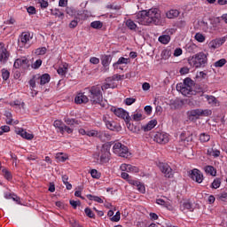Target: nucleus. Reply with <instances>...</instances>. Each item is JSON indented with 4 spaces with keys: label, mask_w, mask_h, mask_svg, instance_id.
<instances>
[{
    "label": "nucleus",
    "mask_w": 227,
    "mask_h": 227,
    "mask_svg": "<svg viewBox=\"0 0 227 227\" xmlns=\"http://www.w3.org/2000/svg\"><path fill=\"white\" fill-rule=\"evenodd\" d=\"M139 17L142 26H150V24L160 25V12L157 8L142 11L139 13Z\"/></svg>",
    "instance_id": "obj_1"
},
{
    "label": "nucleus",
    "mask_w": 227,
    "mask_h": 227,
    "mask_svg": "<svg viewBox=\"0 0 227 227\" xmlns=\"http://www.w3.org/2000/svg\"><path fill=\"white\" fill-rule=\"evenodd\" d=\"M188 63L193 68H205L208 63V59L207 58V54L201 51L192 57H189Z\"/></svg>",
    "instance_id": "obj_2"
},
{
    "label": "nucleus",
    "mask_w": 227,
    "mask_h": 227,
    "mask_svg": "<svg viewBox=\"0 0 227 227\" xmlns=\"http://www.w3.org/2000/svg\"><path fill=\"white\" fill-rule=\"evenodd\" d=\"M89 98L92 104H99L102 107H106V105H102L104 96L100 85H94L89 89Z\"/></svg>",
    "instance_id": "obj_3"
},
{
    "label": "nucleus",
    "mask_w": 227,
    "mask_h": 227,
    "mask_svg": "<svg viewBox=\"0 0 227 227\" xmlns=\"http://www.w3.org/2000/svg\"><path fill=\"white\" fill-rule=\"evenodd\" d=\"M194 86V81L187 77L184 80V83H178L176 85L177 91H180L182 95L187 97V95H196V91L192 89Z\"/></svg>",
    "instance_id": "obj_4"
},
{
    "label": "nucleus",
    "mask_w": 227,
    "mask_h": 227,
    "mask_svg": "<svg viewBox=\"0 0 227 227\" xmlns=\"http://www.w3.org/2000/svg\"><path fill=\"white\" fill-rule=\"evenodd\" d=\"M111 145H113V142H110L109 144H104L100 149V152L94 155V159H97L98 160L100 159V164H106V162H109V157L111 155Z\"/></svg>",
    "instance_id": "obj_5"
},
{
    "label": "nucleus",
    "mask_w": 227,
    "mask_h": 227,
    "mask_svg": "<svg viewBox=\"0 0 227 227\" xmlns=\"http://www.w3.org/2000/svg\"><path fill=\"white\" fill-rule=\"evenodd\" d=\"M113 152L115 153V155H119V157H124L125 159L130 155L129 147L120 142H117L114 145Z\"/></svg>",
    "instance_id": "obj_6"
},
{
    "label": "nucleus",
    "mask_w": 227,
    "mask_h": 227,
    "mask_svg": "<svg viewBox=\"0 0 227 227\" xmlns=\"http://www.w3.org/2000/svg\"><path fill=\"white\" fill-rule=\"evenodd\" d=\"M111 111L115 114V116H118V118H121L122 120H124L125 123H129V121H132V118L129 114V112L123 110L122 108L112 107Z\"/></svg>",
    "instance_id": "obj_7"
},
{
    "label": "nucleus",
    "mask_w": 227,
    "mask_h": 227,
    "mask_svg": "<svg viewBox=\"0 0 227 227\" xmlns=\"http://www.w3.org/2000/svg\"><path fill=\"white\" fill-rule=\"evenodd\" d=\"M153 139L159 145H166V143L169 142V136L164 131H158L155 133Z\"/></svg>",
    "instance_id": "obj_8"
},
{
    "label": "nucleus",
    "mask_w": 227,
    "mask_h": 227,
    "mask_svg": "<svg viewBox=\"0 0 227 227\" xmlns=\"http://www.w3.org/2000/svg\"><path fill=\"white\" fill-rule=\"evenodd\" d=\"M159 168L160 171L165 175L166 178H173L175 172L168 163H160Z\"/></svg>",
    "instance_id": "obj_9"
},
{
    "label": "nucleus",
    "mask_w": 227,
    "mask_h": 227,
    "mask_svg": "<svg viewBox=\"0 0 227 227\" xmlns=\"http://www.w3.org/2000/svg\"><path fill=\"white\" fill-rule=\"evenodd\" d=\"M189 176L197 184H201L203 182V173L198 168H193L192 170L189 171Z\"/></svg>",
    "instance_id": "obj_10"
},
{
    "label": "nucleus",
    "mask_w": 227,
    "mask_h": 227,
    "mask_svg": "<svg viewBox=\"0 0 227 227\" xmlns=\"http://www.w3.org/2000/svg\"><path fill=\"white\" fill-rule=\"evenodd\" d=\"M31 40V34L29 32H23L18 40V44L20 47H26L27 45V43Z\"/></svg>",
    "instance_id": "obj_11"
},
{
    "label": "nucleus",
    "mask_w": 227,
    "mask_h": 227,
    "mask_svg": "<svg viewBox=\"0 0 227 227\" xmlns=\"http://www.w3.org/2000/svg\"><path fill=\"white\" fill-rule=\"evenodd\" d=\"M224 42H226L225 37L216 38L209 42L208 47L209 49H213L214 51H215V49H219V47H221V45H223Z\"/></svg>",
    "instance_id": "obj_12"
},
{
    "label": "nucleus",
    "mask_w": 227,
    "mask_h": 227,
    "mask_svg": "<svg viewBox=\"0 0 227 227\" xmlns=\"http://www.w3.org/2000/svg\"><path fill=\"white\" fill-rule=\"evenodd\" d=\"M14 68H28L29 67V60L24 57L21 59H17L13 65Z\"/></svg>",
    "instance_id": "obj_13"
},
{
    "label": "nucleus",
    "mask_w": 227,
    "mask_h": 227,
    "mask_svg": "<svg viewBox=\"0 0 227 227\" xmlns=\"http://www.w3.org/2000/svg\"><path fill=\"white\" fill-rule=\"evenodd\" d=\"M130 63V59H127L125 57H121L115 63H114L113 67L114 69L123 70L121 65H129Z\"/></svg>",
    "instance_id": "obj_14"
},
{
    "label": "nucleus",
    "mask_w": 227,
    "mask_h": 227,
    "mask_svg": "<svg viewBox=\"0 0 227 227\" xmlns=\"http://www.w3.org/2000/svg\"><path fill=\"white\" fill-rule=\"evenodd\" d=\"M120 169L122 171H127V173H139V168L130 164H121Z\"/></svg>",
    "instance_id": "obj_15"
},
{
    "label": "nucleus",
    "mask_w": 227,
    "mask_h": 227,
    "mask_svg": "<svg viewBox=\"0 0 227 227\" xmlns=\"http://www.w3.org/2000/svg\"><path fill=\"white\" fill-rule=\"evenodd\" d=\"M90 98H88V96L82 92L78 93L74 98L75 104H88Z\"/></svg>",
    "instance_id": "obj_16"
},
{
    "label": "nucleus",
    "mask_w": 227,
    "mask_h": 227,
    "mask_svg": "<svg viewBox=\"0 0 227 227\" xmlns=\"http://www.w3.org/2000/svg\"><path fill=\"white\" fill-rule=\"evenodd\" d=\"M181 141H185L186 143H192V133L189 131H184L180 135Z\"/></svg>",
    "instance_id": "obj_17"
},
{
    "label": "nucleus",
    "mask_w": 227,
    "mask_h": 227,
    "mask_svg": "<svg viewBox=\"0 0 227 227\" xmlns=\"http://www.w3.org/2000/svg\"><path fill=\"white\" fill-rule=\"evenodd\" d=\"M8 58H10V52L6 49H3L0 52V63L3 65L6 64L8 61Z\"/></svg>",
    "instance_id": "obj_18"
},
{
    "label": "nucleus",
    "mask_w": 227,
    "mask_h": 227,
    "mask_svg": "<svg viewBox=\"0 0 227 227\" xmlns=\"http://www.w3.org/2000/svg\"><path fill=\"white\" fill-rule=\"evenodd\" d=\"M18 136H20L21 137H23V139H27L28 141H30L31 139H33V137H35V136L31 133H27V131H26V129H19L17 131Z\"/></svg>",
    "instance_id": "obj_19"
},
{
    "label": "nucleus",
    "mask_w": 227,
    "mask_h": 227,
    "mask_svg": "<svg viewBox=\"0 0 227 227\" xmlns=\"http://www.w3.org/2000/svg\"><path fill=\"white\" fill-rule=\"evenodd\" d=\"M111 61H113V57L111 55H103L101 57V63L105 68H107L109 65H111Z\"/></svg>",
    "instance_id": "obj_20"
},
{
    "label": "nucleus",
    "mask_w": 227,
    "mask_h": 227,
    "mask_svg": "<svg viewBox=\"0 0 227 227\" xmlns=\"http://www.w3.org/2000/svg\"><path fill=\"white\" fill-rule=\"evenodd\" d=\"M98 137L103 141H111V135L107 131H98Z\"/></svg>",
    "instance_id": "obj_21"
},
{
    "label": "nucleus",
    "mask_w": 227,
    "mask_h": 227,
    "mask_svg": "<svg viewBox=\"0 0 227 227\" xmlns=\"http://www.w3.org/2000/svg\"><path fill=\"white\" fill-rule=\"evenodd\" d=\"M157 126V120H151L146 125L143 126L144 132H149Z\"/></svg>",
    "instance_id": "obj_22"
},
{
    "label": "nucleus",
    "mask_w": 227,
    "mask_h": 227,
    "mask_svg": "<svg viewBox=\"0 0 227 227\" xmlns=\"http://www.w3.org/2000/svg\"><path fill=\"white\" fill-rule=\"evenodd\" d=\"M104 121L106 125V128L109 129V130H118V125H116V122L114 121H107V119H104Z\"/></svg>",
    "instance_id": "obj_23"
},
{
    "label": "nucleus",
    "mask_w": 227,
    "mask_h": 227,
    "mask_svg": "<svg viewBox=\"0 0 227 227\" xmlns=\"http://www.w3.org/2000/svg\"><path fill=\"white\" fill-rule=\"evenodd\" d=\"M125 24L126 27H128V29H130V31H137V25L134 22V20H127Z\"/></svg>",
    "instance_id": "obj_24"
},
{
    "label": "nucleus",
    "mask_w": 227,
    "mask_h": 227,
    "mask_svg": "<svg viewBox=\"0 0 227 227\" xmlns=\"http://www.w3.org/2000/svg\"><path fill=\"white\" fill-rule=\"evenodd\" d=\"M205 173L210 175L211 176H215L217 175V171L213 166L207 165L204 168Z\"/></svg>",
    "instance_id": "obj_25"
},
{
    "label": "nucleus",
    "mask_w": 227,
    "mask_h": 227,
    "mask_svg": "<svg viewBox=\"0 0 227 227\" xmlns=\"http://www.w3.org/2000/svg\"><path fill=\"white\" fill-rule=\"evenodd\" d=\"M158 41L163 45H168V43L171 42V36H169V35H163L158 38Z\"/></svg>",
    "instance_id": "obj_26"
},
{
    "label": "nucleus",
    "mask_w": 227,
    "mask_h": 227,
    "mask_svg": "<svg viewBox=\"0 0 227 227\" xmlns=\"http://www.w3.org/2000/svg\"><path fill=\"white\" fill-rule=\"evenodd\" d=\"M64 121L65 123H67V125H69L70 127H74V125H79V123H81V121H79L78 120L70 119L68 117H65Z\"/></svg>",
    "instance_id": "obj_27"
},
{
    "label": "nucleus",
    "mask_w": 227,
    "mask_h": 227,
    "mask_svg": "<svg viewBox=\"0 0 227 227\" xmlns=\"http://www.w3.org/2000/svg\"><path fill=\"white\" fill-rule=\"evenodd\" d=\"M51 82V75L49 74H44L42 76H40V84L41 86H43L44 84H47V82Z\"/></svg>",
    "instance_id": "obj_28"
},
{
    "label": "nucleus",
    "mask_w": 227,
    "mask_h": 227,
    "mask_svg": "<svg viewBox=\"0 0 227 227\" xmlns=\"http://www.w3.org/2000/svg\"><path fill=\"white\" fill-rule=\"evenodd\" d=\"M166 15L168 19H175L180 15V12L178 10H170Z\"/></svg>",
    "instance_id": "obj_29"
},
{
    "label": "nucleus",
    "mask_w": 227,
    "mask_h": 227,
    "mask_svg": "<svg viewBox=\"0 0 227 227\" xmlns=\"http://www.w3.org/2000/svg\"><path fill=\"white\" fill-rule=\"evenodd\" d=\"M133 185L137 186V189L139 192H141L142 194H145V192H146V189L145 188V184H142L141 183L137 182V181H133Z\"/></svg>",
    "instance_id": "obj_30"
},
{
    "label": "nucleus",
    "mask_w": 227,
    "mask_h": 227,
    "mask_svg": "<svg viewBox=\"0 0 227 227\" xmlns=\"http://www.w3.org/2000/svg\"><path fill=\"white\" fill-rule=\"evenodd\" d=\"M55 129H59L60 134H63V128L65 127V123H63L59 120H56L53 123Z\"/></svg>",
    "instance_id": "obj_31"
},
{
    "label": "nucleus",
    "mask_w": 227,
    "mask_h": 227,
    "mask_svg": "<svg viewBox=\"0 0 227 227\" xmlns=\"http://www.w3.org/2000/svg\"><path fill=\"white\" fill-rule=\"evenodd\" d=\"M205 98L210 106H215L217 104V98L214 96L206 95Z\"/></svg>",
    "instance_id": "obj_32"
},
{
    "label": "nucleus",
    "mask_w": 227,
    "mask_h": 227,
    "mask_svg": "<svg viewBox=\"0 0 227 227\" xmlns=\"http://www.w3.org/2000/svg\"><path fill=\"white\" fill-rule=\"evenodd\" d=\"M87 198H88V200H90V201H96L97 203H104V200H102V198H100V197H98V196L88 194V195H87Z\"/></svg>",
    "instance_id": "obj_33"
},
{
    "label": "nucleus",
    "mask_w": 227,
    "mask_h": 227,
    "mask_svg": "<svg viewBox=\"0 0 227 227\" xmlns=\"http://www.w3.org/2000/svg\"><path fill=\"white\" fill-rule=\"evenodd\" d=\"M200 143H208L210 141V135L207 133H201L200 136Z\"/></svg>",
    "instance_id": "obj_34"
},
{
    "label": "nucleus",
    "mask_w": 227,
    "mask_h": 227,
    "mask_svg": "<svg viewBox=\"0 0 227 227\" xmlns=\"http://www.w3.org/2000/svg\"><path fill=\"white\" fill-rule=\"evenodd\" d=\"M103 26L104 24L102 23V21H92L90 23V27H92L93 29H102Z\"/></svg>",
    "instance_id": "obj_35"
},
{
    "label": "nucleus",
    "mask_w": 227,
    "mask_h": 227,
    "mask_svg": "<svg viewBox=\"0 0 227 227\" xmlns=\"http://www.w3.org/2000/svg\"><path fill=\"white\" fill-rule=\"evenodd\" d=\"M130 118L133 121H141V120H143V114L137 112V114H132Z\"/></svg>",
    "instance_id": "obj_36"
},
{
    "label": "nucleus",
    "mask_w": 227,
    "mask_h": 227,
    "mask_svg": "<svg viewBox=\"0 0 227 227\" xmlns=\"http://www.w3.org/2000/svg\"><path fill=\"white\" fill-rule=\"evenodd\" d=\"M212 189H219L221 187V178H215L211 184Z\"/></svg>",
    "instance_id": "obj_37"
},
{
    "label": "nucleus",
    "mask_w": 227,
    "mask_h": 227,
    "mask_svg": "<svg viewBox=\"0 0 227 227\" xmlns=\"http://www.w3.org/2000/svg\"><path fill=\"white\" fill-rule=\"evenodd\" d=\"M194 38L200 43H203V42H205V35L201 33H196L195 35H194Z\"/></svg>",
    "instance_id": "obj_38"
},
{
    "label": "nucleus",
    "mask_w": 227,
    "mask_h": 227,
    "mask_svg": "<svg viewBox=\"0 0 227 227\" xmlns=\"http://www.w3.org/2000/svg\"><path fill=\"white\" fill-rule=\"evenodd\" d=\"M4 116L7 118V120H6L7 125H12V123H13V119H12V114L8 111H5Z\"/></svg>",
    "instance_id": "obj_39"
},
{
    "label": "nucleus",
    "mask_w": 227,
    "mask_h": 227,
    "mask_svg": "<svg viewBox=\"0 0 227 227\" xmlns=\"http://www.w3.org/2000/svg\"><path fill=\"white\" fill-rule=\"evenodd\" d=\"M46 52H47V48L41 47L35 50V54H36V56H43V54H46Z\"/></svg>",
    "instance_id": "obj_40"
},
{
    "label": "nucleus",
    "mask_w": 227,
    "mask_h": 227,
    "mask_svg": "<svg viewBox=\"0 0 227 227\" xmlns=\"http://www.w3.org/2000/svg\"><path fill=\"white\" fill-rule=\"evenodd\" d=\"M2 78L4 81H8L10 79V71L8 69H2Z\"/></svg>",
    "instance_id": "obj_41"
},
{
    "label": "nucleus",
    "mask_w": 227,
    "mask_h": 227,
    "mask_svg": "<svg viewBox=\"0 0 227 227\" xmlns=\"http://www.w3.org/2000/svg\"><path fill=\"white\" fill-rule=\"evenodd\" d=\"M90 175H91L92 178H96L97 180H98V178H100V176H102V174H100V172H98L95 168L90 170Z\"/></svg>",
    "instance_id": "obj_42"
},
{
    "label": "nucleus",
    "mask_w": 227,
    "mask_h": 227,
    "mask_svg": "<svg viewBox=\"0 0 227 227\" xmlns=\"http://www.w3.org/2000/svg\"><path fill=\"white\" fill-rule=\"evenodd\" d=\"M183 210H190V212H192L194 208L192 207V204L191 202H184Z\"/></svg>",
    "instance_id": "obj_43"
},
{
    "label": "nucleus",
    "mask_w": 227,
    "mask_h": 227,
    "mask_svg": "<svg viewBox=\"0 0 227 227\" xmlns=\"http://www.w3.org/2000/svg\"><path fill=\"white\" fill-rule=\"evenodd\" d=\"M226 65V59H221L218 61L215 62V67L216 68H221L222 67H224Z\"/></svg>",
    "instance_id": "obj_44"
},
{
    "label": "nucleus",
    "mask_w": 227,
    "mask_h": 227,
    "mask_svg": "<svg viewBox=\"0 0 227 227\" xmlns=\"http://www.w3.org/2000/svg\"><path fill=\"white\" fill-rule=\"evenodd\" d=\"M2 173L4 174V178H6V180H12V172L9 171L6 168H4L2 170Z\"/></svg>",
    "instance_id": "obj_45"
},
{
    "label": "nucleus",
    "mask_w": 227,
    "mask_h": 227,
    "mask_svg": "<svg viewBox=\"0 0 227 227\" xmlns=\"http://www.w3.org/2000/svg\"><path fill=\"white\" fill-rule=\"evenodd\" d=\"M227 199V192H223L218 195H216V200L219 201H226Z\"/></svg>",
    "instance_id": "obj_46"
},
{
    "label": "nucleus",
    "mask_w": 227,
    "mask_h": 227,
    "mask_svg": "<svg viewBox=\"0 0 227 227\" xmlns=\"http://www.w3.org/2000/svg\"><path fill=\"white\" fill-rule=\"evenodd\" d=\"M156 203L158 205H162L163 207H166L167 208H168V207H171V204H169V202H166L164 200L162 199H157L156 200Z\"/></svg>",
    "instance_id": "obj_47"
},
{
    "label": "nucleus",
    "mask_w": 227,
    "mask_h": 227,
    "mask_svg": "<svg viewBox=\"0 0 227 227\" xmlns=\"http://www.w3.org/2000/svg\"><path fill=\"white\" fill-rule=\"evenodd\" d=\"M84 212H85L87 217H90V219L95 218V214L93 213V211H91V208L86 207Z\"/></svg>",
    "instance_id": "obj_48"
},
{
    "label": "nucleus",
    "mask_w": 227,
    "mask_h": 227,
    "mask_svg": "<svg viewBox=\"0 0 227 227\" xmlns=\"http://www.w3.org/2000/svg\"><path fill=\"white\" fill-rule=\"evenodd\" d=\"M66 13H67V15H69L70 17H74L76 12L75 9H74L73 7H67Z\"/></svg>",
    "instance_id": "obj_49"
},
{
    "label": "nucleus",
    "mask_w": 227,
    "mask_h": 227,
    "mask_svg": "<svg viewBox=\"0 0 227 227\" xmlns=\"http://www.w3.org/2000/svg\"><path fill=\"white\" fill-rule=\"evenodd\" d=\"M125 75L114 74L113 77H108L107 81H121Z\"/></svg>",
    "instance_id": "obj_50"
},
{
    "label": "nucleus",
    "mask_w": 227,
    "mask_h": 227,
    "mask_svg": "<svg viewBox=\"0 0 227 227\" xmlns=\"http://www.w3.org/2000/svg\"><path fill=\"white\" fill-rule=\"evenodd\" d=\"M190 116L197 117L201 116V109H195L190 111Z\"/></svg>",
    "instance_id": "obj_51"
},
{
    "label": "nucleus",
    "mask_w": 227,
    "mask_h": 227,
    "mask_svg": "<svg viewBox=\"0 0 227 227\" xmlns=\"http://www.w3.org/2000/svg\"><path fill=\"white\" fill-rule=\"evenodd\" d=\"M87 136H89V137H98V131L95 129L88 130Z\"/></svg>",
    "instance_id": "obj_52"
},
{
    "label": "nucleus",
    "mask_w": 227,
    "mask_h": 227,
    "mask_svg": "<svg viewBox=\"0 0 227 227\" xmlns=\"http://www.w3.org/2000/svg\"><path fill=\"white\" fill-rule=\"evenodd\" d=\"M68 70L67 67H59L57 70L59 75H62V77L67 74V71Z\"/></svg>",
    "instance_id": "obj_53"
},
{
    "label": "nucleus",
    "mask_w": 227,
    "mask_h": 227,
    "mask_svg": "<svg viewBox=\"0 0 227 227\" xmlns=\"http://www.w3.org/2000/svg\"><path fill=\"white\" fill-rule=\"evenodd\" d=\"M69 203L74 209L77 208V207H81V200H71Z\"/></svg>",
    "instance_id": "obj_54"
},
{
    "label": "nucleus",
    "mask_w": 227,
    "mask_h": 227,
    "mask_svg": "<svg viewBox=\"0 0 227 227\" xmlns=\"http://www.w3.org/2000/svg\"><path fill=\"white\" fill-rule=\"evenodd\" d=\"M136 102V98H128L125 99L126 106H132Z\"/></svg>",
    "instance_id": "obj_55"
},
{
    "label": "nucleus",
    "mask_w": 227,
    "mask_h": 227,
    "mask_svg": "<svg viewBox=\"0 0 227 227\" xmlns=\"http://www.w3.org/2000/svg\"><path fill=\"white\" fill-rule=\"evenodd\" d=\"M39 67H42V59H37L33 65H32V68H34L35 70H37V68Z\"/></svg>",
    "instance_id": "obj_56"
},
{
    "label": "nucleus",
    "mask_w": 227,
    "mask_h": 227,
    "mask_svg": "<svg viewBox=\"0 0 227 227\" xmlns=\"http://www.w3.org/2000/svg\"><path fill=\"white\" fill-rule=\"evenodd\" d=\"M65 132H67V134H72L74 132V129H72L67 125H64L63 134H65Z\"/></svg>",
    "instance_id": "obj_57"
},
{
    "label": "nucleus",
    "mask_w": 227,
    "mask_h": 227,
    "mask_svg": "<svg viewBox=\"0 0 227 227\" xmlns=\"http://www.w3.org/2000/svg\"><path fill=\"white\" fill-rule=\"evenodd\" d=\"M27 13H29V15H35V13H36V8H35V6H29L27 8Z\"/></svg>",
    "instance_id": "obj_58"
},
{
    "label": "nucleus",
    "mask_w": 227,
    "mask_h": 227,
    "mask_svg": "<svg viewBox=\"0 0 227 227\" xmlns=\"http://www.w3.org/2000/svg\"><path fill=\"white\" fill-rule=\"evenodd\" d=\"M77 24H79V21H77L76 20H73L69 23V27H70V29H75V27H77Z\"/></svg>",
    "instance_id": "obj_59"
},
{
    "label": "nucleus",
    "mask_w": 227,
    "mask_h": 227,
    "mask_svg": "<svg viewBox=\"0 0 227 227\" xmlns=\"http://www.w3.org/2000/svg\"><path fill=\"white\" fill-rule=\"evenodd\" d=\"M90 62L92 65H98V63H100V59L97 57H91L90 59Z\"/></svg>",
    "instance_id": "obj_60"
},
{
    "label": "nucleus",
    "mask_w": 227,
    "mask_h": 227,
    "mask_svg": "<svg viewBox=\"0 0 227 227\" xmlns=\"http://www.w3.org/2000/svg\"><path fill=\"white\" fill-rule=\"evenodd\" d=\"M176 109H179V107H182L184 106V101L183 100H176L174 102Z\"/></svg>",
    "instance_id": "obj_61"
},
{
    "label": "nucleus",
    "mask_w": 227,
    "mask_h": 227,
    "mask_svg": "<svg viewBox=\"0 0 227 227\" xmlns=\"http://www.w3.org/2000/svg\"><path fill=\"white\" fill-rule=\"evenodd\" d=\"M126 125L129 130H131V132H136V127H134V124H131L130 121L126 122Z\"/></svg>",
    "instance_id": "obj_62"
},
{
    "label": "nucleus",
    "mask_w": 227,
    "mask_h": 227,
    "mask_svg": "<svg viewBox=\"0 0 227 227\" xmlns=\"http://www.w3.org/2000/svg\"><path fill=\"white\" fill-rule=\"evenodd\" d=\"M41 4V8H47L49 6V2L45 0H38Z\"/></svg>",
    "instance_id": "obj_63"
},
{
    "label": "nucleus",
    "mask_w": 227,
    "mask_h": 227,
    "mask_svg": "<svg viewBox=\"0 0 227 227\" xmlns=\"http://www.w3.org/2000/svg\"><path fill=\"white\" fill-rule=\"evenodd\" d=\"M182 52H183L182 48H177L174 51V56L176 58H178V56H182Z\"/></svg>",
    "instance_id": "obj_64"
}]
</instances>
